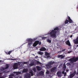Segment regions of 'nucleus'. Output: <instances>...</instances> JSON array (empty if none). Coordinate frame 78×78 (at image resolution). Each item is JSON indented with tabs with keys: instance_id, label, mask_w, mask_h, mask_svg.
<instances>
[{
	"instance_id": "nucleus-23",
	"label": "nucleus",
	"mask_w": 78,
	"mask_h": 78,
	"mask_svg": "<svg viewBox=\"0 0 78 78\" xmlns=\"http://www.w3.org/2000/svg\"><path fill=\"white\" fill-rule=\"evenodd\" d=\"M37 68L38 70H41V68L39 66H37Z\"/></svg>"
},
{
	"instance_id": "nucleus-22",
	"label": "nucleus",
	"mask_w": 78,
	"mask_h": 78,
	"mask_svg": "<svg viewBox=\"0 0 78 78\" xmlns=\"http://www.w3.org/2000/svg\"><path fill=\"white\" fill-rule=\"evenodd\" d=\"M30 73L31 76H33V75H34V74H33V72L32 70H30Z\"/></svg>"
},
{
	"instance_id": "nucleus-47",
	"label": "nucleus",
	"mask_w": 78,
	"mask_h": 78,
	"mask_svg": "<svg viewBox=\"0 0 78 78\" xmlns=\"http://www.w3.org/2000/svg\"><path fill=\"white\" fill-rule=\"evenodd\" d=\"M77 9H78V7H77Z\"/></svg>"
},
{
	"instance_id": "nucleus-46",
	"label": "nucleus",
	"mask_w": 78,
	"mask_h": 78,
	"mask_svg": "<svg viewBox=\"0 0 78 78\" xmlns=\"http://www.w3.org/2000/svg\"><path fill=\"white\" fill-rule=\"evenodd\" d=\"M2 61L1 60H0V62H2Z\"/></svg>"
},
{
	"instance_id": "nucleus-6",
	"label": "nucleus",
	"mask_w": 78,
	"mask_h": 78,
	"mask_svg": "<svg viewBox=\"0 0 78 78\" xmlns=\"http://www.w3.org/2000/svg\"><path fill=\"white\" fill-rule=\"evenodd\" d=\"M8 68H9V65L8 64H7L5 65V67L3 68L1 67L0 69V70H1V71H3L5 69H8Z\"/></svg>"
},
{
	"instance_id": "nucleus-24",
	"label": "nucleus",
	"mask_w": 78,
	"mask_h": 78,
	"mask_svg": "<svg viewBox=\"0 0 78 78\" xmlns=\"http://www.w3.org/2000/svg\"><path fill=\"white\" fill-rule=\"evenodd\" d=\"M47 41L48 42H49V43H51V40H49V39H48Z\"/></svg>"
},
{
	"instance_id": "nucleus-20",
	"label": "nucleus",
	"mask_w": 78,
	"mask_h": 78,
	"mask_svg": "<svg viewBox=\"0 0 78 78\" xmlns=\"http://www.w3.org/2000/svg\"><path fill=\"white\" fill-rule=\"evenodd\" d=\"M34 62L33 61L31 62V63L30 64V65L31 66H34Z\"/></svg>"
},
{
	"instance_id": "nucleus-39",
	"label": "nucleus",
	"mask_w": 78,
	"mask_h": 78,
	"mask_svg": "<svg viewBox=\"0 0 78 78\" xmlns=\"http://www.w3.org/2000/svg\"><path fill=\"white\" fill-rule=\"evenodd\" d=\"M2 73H0V76H2Z\"/></svg>"
},
{
	"instance_id": "nucleus-9",
	"label": "nucleus",
	"mask_w": 78,
	"mask_h": 78,
	"mask_svg": "<svg viewBox=\"0 0 78 78\" xmlns=\"http://www.w3.org/2000/svg\"><path fill=\"white\" fill-rule=\"evenodd\" d=\"M74 43L75 44H78V37H77L76 39L73 40Z\"/></svg>"
},
{
	"instance_id": "nucleus-11",
	"label": "nucleus",
	"mask_w": 78,
	"mask_h": 78,
	"mask_svg": "<svg viewBox=\"0 0 78 78\" xmlns=\"http://www.w3.org/2000/svg\"><path fill=\"white\" fill-rule=\"evenodd\" d=\"M56 71V67L52 68L51 70V72H53Z\"/></svg>"
},
{
	"instance_id": "nucleus-26",
	"label": "nucleus",
	"mask_w": 78,
	"mask_h": 78,
	"mask_svg": "<svg viewBox=\"0 0 78 78\" xmlns=\"http://www.w3.org/2000/svg\"><path fill=\"white\" fill-rule=\"evenodd\" d=\"M11 52H12V51H9L8 52H6L5 53L7 55H10V53H11Z\"/></svg>"
},
{
	"instance_id": "nucleus-5",
	"label": "nucleus",
	"mask_w": 78,
	"mask_h": 78,
	"mask_svg": "<svg viewBox=\"0 0 78 78\" xmlns=\"http://www.w3.org/2000/svg\"><path fill=\"white\" fill-rule=\"evenodd\" d=\"M41 45V42H39V41H36L33 44V47H36L37 45Z\"/></svg>"
},
{
	"instance_id": "nucleus-36",
	"label": "nucleus",
	"mask_w": 78,
	"mask_h": 78,
	"mask_svg": "<svg viewBox=\"0 0 78 78\" xmlns=\"http://www.w3.org/2000/svg\"><path fill=\"white\" fill-rule=\"evenodd\" d=\"M16 78H22V77H21V76H18Z\"/></svg>"
},
{
	"instance_id": "nucleus-33",
	"label": "nucleus",
	"mask_w": 78,
	"mask_h": 78,
	"mask_svg": "<svg viewBox=\"0 0 78 78\" xmlns=\"http://www.w3.org/2000/svg\"><path fill=\"white\" fill-rule=\"evenodd\" d=\"M33 70H34V72H36V68H34L33 69Z\"/></svg>"
},
{
	"instance_id": "nucleus-34",
	"label": "nucleus",
	"mask_w": 78,
	"mask_h": 78,
	"mask_svg": "<svg viewBox=\"0 0 78 78\" xmlns=\"http://www.w3.org/2000/svg\"><path fill=\"white\" fill-rule=\"evenodd\" d=\"M46 73L47 74H48L49 73V71L47 70L46 72Z\"/></svg>"
},
{
	"instance_id": "nucleus-40",
	"label": "nucleus",
	"mask_w": 78,
	"mask_h": 78,
	"mask_svg": "<svg viewBox=\"0 0 78 78\" xmlns=\"http://www.w3.org/2000/svg\"><path fill=\"white\" fill-rule=\"evenodd\" d=\"M72 36H73L72 35H71L70 36V37H72Z\"/></svg>"
},
{
	"instance_id": "nucleus-38",
	"label": "nucleus",
	"mask_w": 78,
	"mask_h": 78,
	"mask_svg": "<svg viewBox=\"0 0 78 78\" xmlns=\"http://www.w3.org/2000/svg\"><path fill=\"white\" fill-rule=\"evenodd\" d=\"M66 73H64V76H66Z\"/></svg>"
},
{
	"instance_id": "nucleus-21",
	"label": "nucleus",
	"mask_w": 78,
	"mask_h": 78,
	"mask_svg": "<svg viewBox=\"0 0 78 78\" xmlns=\"http://www.w3.org/2000/svg\"><path fill=\"white\" fill-rule=\"evenodd\" d=\"M65 24H67V23H69V20H66L65 22Z\"/></svg>"
},
{
	"instance_id": "nucleus-7",
	"label": "nucleus",
	"mask_w": 78,
	"mask_h": 78,
	"mask_svg": "<svg viewBox=\"0 0 78 78\" xmlns=\"http://www.w3.org/2000/svg\"><path fill=\"white\" fill-rule=\"evenodd\" d=\"M68 22L69 23H73V21L72 20L71 18H70V16H68Z\"/></svg>"
},
{
	"instance_id": "nucleus-13",
	"label": "nucleus",
	"mask_w": 78,
	"mask_h": 78,
	"mask_svg": "<svg viewBox=\"0 0 78 78\" xmlns=\"http://www.w3.org/2000/svg\"><path fill=\"white\" fill-rule=\"evenodd\" d=\"M66 65H64L63 67V71L62 72V74L63 75H64V72L66 70Z\"/></svg>"
},
{
	"instance_id": "nucleus-18",
	"label": "nucleus",
	"mask_w": 78,
	"mask_h": 78,
	"mask_svg": "<svg viewBox=\"0 0 78 78\" xmlns=\"http://www.w3.org/2000/svg\"><path fill=\"white\" fill-rule=\"evenodd\" d=\"M58 58H60L61 59H63L64 58V56H63L62 55H59L58 56Z\"/></svg>"
},
{
	"instance_id": "nucleus-25",
	"label": "nucleus",
	"mask_w": 78,
	"mask_h": 78,
	"mask_svg": "<svg viewBox=\"0 0 78 78\" xmlns=\"http://www.w3.org/2000/svg\"><path fill=\"white\" fill-rule=\"evenodd\" d=\"M28 71V69H24L23 70V72H27Z\"/></svg>"
},
{
	"instance_id": "nucleus-37",
	"label": "nucleus",
	"mask_w": 78,
	"mask_h": 78,
	"mask_svg": "<svg viewBox=\"0 0 78 78\" xmlns=\"http://www.w3.org/2000/svg\"><path fill=\"white\" fill-rule=\"evenodd\" d=\"M72 51H70L68 52V53H72Z\"/></svg>"
},
{
	"instance_id": "nucleus-28",
	"label": "nucleus",
	"mask_w": 78,
	"mask_h": 78,
	"mask_svg": "<svg viewBox=\"0 0 78 78\" xmlns=\"http://www.w3.org/2000/svg\"><path fill=\"white\" fill-rule=\"evenodd\" d=\"M40 51H48V49H40Z\"/></svg>"
},
{
	"instance_id": "nucleus-31",
	"label": "nucleus",
	"mask_w": 78,
	"mask_h": 78,
	"mask_svg": "<svg viewBox=\"0 0 78 78\" xmlns=\"http://www.w3.org/2000/svg\"><path fill=\"white\" fill-rule=\"evenodd\" d=\"M40 75H42L43 74H44V72L42 71H41L40 73Z\"/></svg>"
},
{
	"instance_id": "nucleus-19",
	"label": "nucleus",
	"mask_w": 78,
	"mask_h": 78,
	"mask_svg": "<svg viewBox=\"0 0 78 78\" xmlns=\"http://www.w3.org/2000/svg\"><path fill=\"white\" fill-rule=\"evenodd\" d=\"M47 68H48V69H50V68H51V65H49L48 64V65H46Z\"/></svg>"
},
{
	"instance_id": "nucleus-15",
	"label": "nucleus",
	"mask_w": 78,
	"mask_h": 78,
	"mask_svg": "<svg viewBox=\"0 0 78 78\" xmlns=\"http://www.w3.org/2000/svg\"><path fill=\"white\" fill-rule=\"evenodd\" d=\"M66 44L67 45H69V46H71V44H70V43L69 40L67 41L66 42Z\"/></svg>"
},
{
	"instance_id": "nucleus-10",
	"label": "nucleus",
	"mask_w": 78,
	"mask_h": 78,
	"mask_svg": "<svg viewBox=\"0 0 78 78\" xmlns=\"http://www.w3.org/2000/svg\"><path fill=\"white\" fill-rule=\"evenodd\" d=\"M57 75L58 77H61V75H62V73L61 72L58 71L57 73Z\"/></svg>"
},
{
	"instance_id": "nucleus-44",
	"label": "nucleus",
	"mask_w": 78,
	"mask_h": 78,
	"mask_svg": "<svg viewBox=\"0 0 78 78\" xmlns=\"http://www.w3.org/2000/svg\"><path fill=\"white\" fill-rule=\"evenodd\" d=\"M38 56H37V57H35V58H38Z\"/></svg>"
},
{
	"instance_id": "nucleus-4",
	"label": "nucleus",
	"mask_w": 78,
	"mask_h": 78,
	"mask_svg": "<svg viewBox=\"0 0 78 78\" xmlns=\"http://www.w3.org/2000/svg\"><path fill=\"white\" fill-rule=\"evenodd\" d=\"M27 41H28V46H30L31 45L33 44V39H29L27 40Z\"/></svg>"
},
{
	"instance_id": "nucleus-42",
	"label": "nucleus",
	"mask_w": 78,
	"mask_h": 78,
	"mask_svg": "<svg viewBox=\"0 0 78 78\" xmlns=\"http://www.w3.org/2000/svg\"><path fill=\"white\" fill-rule=\"evenodd\" d=\"M0 78H4V77L3 76L1 77H0Z\"/></svg>"
},
{
	"instance_id": "nucleus-43",
	"label": "nucleus",
	"mask_w": 78,
	"mask_h": 78,
	"mask_svg": "<svg viewBox=\"0 0 78 78\" xmlns=\"http://www.w3.org/2000/svg\"><path fill=\"white\" fill-rule=\"evenodd\" d=\"M66 72H68L69 71V70H66Z\"/></svg>"
},
{
	"instance_id": "nucleus-17",
	"label": "nucleus",
	"mask_w": 78,
	"mask_h": 78,
	"mask_svg": "<svg viewBox=\"0 0 78 78\" xmlns=\"http://www.w3.org/2000/svg\"><path fill=\"white\" fill-rule=\"evenodd\" d=\"M14 74L13 76H16V75H18L19 74H20V72H13Z\"/></svg>"
},
{
	"instance_id": "nucleus-45",
	"label": "nucleus",
	"mask_w": 78,
	"mask_h": 78,
	"mask_svg": "<svg viewBox=\"0 0 78 78\" xmlns=\"http://www.w3.org/2000/svg\"><path fill=\"white\" fill-rule=\"evenodd\" d=\"M65 51V49L63 50V51Z\"/></svg>"
},
{
	"instance_id": "nucleus-16",
	"label": "nucleus",
	"mask_w": 78,
	"mask_h": 78,
	"mask_svg": "<svg viewBox=\"0 0 78 78\" xmlns=\"http://www.w3.org/2000/svg\"><path fill=\"white\" fill-rule=\"evenodd\" d=\"M26 78H30L31 77V74L29 73H27L26 75Z\"/></svg>"
},
{
	"instance_id": "nucleus-1",
	"label": "nucleus",
	"mask_w": 78,
	"mask_h": 78,
	"mask_svg": "<svg viewBox=\"0 0 78 78\" xmlns=\"http://www.w3.org/2000/svg\"><path fill=\"white\" fill-rule=\"evenodd\" d=\"M59 29L58 27H56L54 29V30H52V31L49 33L50 34V37H56V33H57V31H59Z\"/></svg>"
},
{
	"instance_id": "nucleus-49",
	"label": "nucleus",
	"mask_w": 78,
	"mask_h": 78,
	"mask_svg": "<svg viewBox=\"0 0 78 78\" xmlns=\"http://www.w3.org/2000/svg\"><path fill=\"white\" fill-rule=\"evenodd\" d=\"M77 78H78V77H77Z\"/></svg>"
},
{
	"instance_id": "nucleus-8",
	"label": "nucleus",
	"mask_w": 78,
	"mask_h": 78,
	"mask_svg": "<svg viewBox=\"0 0 78 78\" xmlns=\"http://www.w3.org/2000/svg\"><path fill=\"white\" fill-rule=\"evenodd\" d=\"M45 56H44V58H49L50 57V54L46 52H45Z\"/></svg>"
},
{
	"instance_id": "nucleus-2",
	"label": "nucleus",
	"mask_w": 78,
	"mask_h": 78,
	"mask_svg": "<svg viewBox=\"0 0 78 78\" xmlns=\"http://www.w3.org/2000/svg\"><path fill=\"white\" fill-rule=\"evenodd\" d=\"M23 65V62H19L18 63H16L14 64L13 67L14 69H18L20 67V66H22Z\"/></svg>"
},
{
	"instance_id": "nucleus-35",
	"label": "nucleus",
	"mask_w": 78,
	"mask_h": 78,
	"mask_svg": "<svg viewBox=\"0 0 78 78\" xmlns=\"http://www.w3.org/2000/svg\"><path fill=\"white\" fill-rule=\"evenodd\" d=\"M40 49H46V48L44 47H42Z\"/></svg>"
},
{
	"instance_id": "nucleus-3",
	"label": "nucleus",
	"mask_w": 78,
	"mask_h": 78,
	"mask_svg": "<svg viewBox=\"0 0 78 78\" xmlns=\"http://www.w3.org/2000/svg\"><path fill=\"white\" fill-rule=\"evenodd\" d=\"M78 60V56L75 58V57H73L70 59L69 60V61H71V62H76Z\"/></svg>"
},
{
	"instance_id": "nucleus-29",
	"label": "nucleus",
	"mask_w": 78,
	"mask_h": 78,
	"mask_svg": "<svg viewBox=\"0 0 78 78\" xmlns=\"http://www.w3.org/2000/svg\"><path fill=\"white\" fill-rule=\"evenodd\" d=\"M38 54H39V55H43V53L41 52V51H39L38 52Z\"/></svg>"
},
{
	"instance_id": "nucleus-27",
	"label": "nucleus",
	"mask_w": 78,
	"mask_h": 78,
	"mask_svg": "<svg viewBox=\"0 0 78 78\" xmlns=\"http://www.w3.org/2000/svg\"><path fill=\"white\" fill-rule=\"evenodd\" d=\"M14 76V75H13V74H10V77L9 78H13L12 76Z\"/></svg>"
},
{
	"instance_id": "nucleus-32",
	"label": "nucleus",
	"mask_w": 78,
	"mask_h": 78,
	"mask_svg": "<svg viewBox=\"0 0 78 78\" xmlns=\"http://www.w3.org/2000/svg\"><path fill=\"white\" fill-rule=\"evenodd\" d=\"M23 64H27V62H23Z\"/></svg>"
},
{
	"instance_id": "nucleus-12",
	"label": "nucleus",
	"mask_w": 78,
	"mask_h": 78,
	"mask_svg": "<svg viewBox=\"0 0 78 78\" xmlns=\"http://www.w3.org/2000/svg\"><path fill=\"white\" fill-rule=\"evenodd\" d=\"M75 73H76V72L75 71L74 73L71 74L70 76H69L70 78H73L74 76H75Z\"/></svg>"
},
{
	"instance_id": "nucleus-30",
	"label": "nucleus",
	"mask_w": 78,
	"mask_h": 78,
	"mask_svg": "<svg viewBox=\"0 0 78 78\" xmlns=\"http://www.w3.org/2000/svg\"><path fill=\"white\" fill-rule=\"evenodd\" d=\"M46 38H47V37H42V39L43 40H45Z\"/></svg>"
},
{
	"instance_id": "nucleus-14",
	"label": "nucleus",
	"mask_w": 78,
	"mask_h": 78,
	"mask_svg": "<svg viewBox=\"0 0 78 78\" xmlns=\"http://www.w3.org/2000/svg\"><path fill=\"white\" fill-rule=\"evenodd\" d=\"M55 62L53 61H51L49 62L48 64L49 65H50V66H51V65H53V64H55Z\"/></svg>"
},
{
	"instance_id": "nucleus-48",
	"label": "nucleus",
	"mask_w": 78,
	"mask_h": 78,
	"mask_svg": "<svg viewBox=\"0 0 78 78\" xmlns=\"http://www.w3.org/2000/svg\"><path fill=\"white\" fill-rule=\"evenodd\" d=\"M15 78H16V77H15Z\"/></svg>"
},
{
	"instance_id": "nucleus-41",
	"label": "nucleus",
	"mask_w": 78,
	"mask_h": 78,
	"mask_svg": "<svg viewBox=\"0 0 78 78\" xmlns=\"http://www.w3.org/2000/svg\"><path fill=\"white\" fill-rule=\"evenodd\" d=\"M19 48H22V47H20Z\"/></svg>"
}]
</instances>
